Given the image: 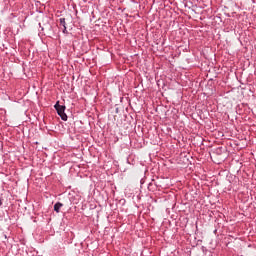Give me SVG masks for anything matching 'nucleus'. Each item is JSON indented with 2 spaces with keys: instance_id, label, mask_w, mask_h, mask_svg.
<instances>
[{
  "instance_id": "nucleus-1",
  "label": "nucleus",
  "mask_w": 256,
  "mask_h": 256,
  "mask_svg": "<svg viewBox=\"0 0 256 256\" xmlns=\"http://www.w3.org/2000/svg\"><path fill=\"white\" fill-rule=\"evenodd\" d=\"M54 107L59 117H61L62 121H67V114H65V106L59 105V102H57Z\"/></svg>"
},
{
  "instance_id": "nucleus-2",
  "label": "nucleus",
  "mask_w": 256,
  "mask_h": 256,
  "mask_svg": "<svg viewBox=\"0 0 256 256\" xmlns=\"http://www.w3.org/2000/svg\"><path fill=\"white\" fill-rule=\"evenodd\" d=\"M60 26L63 27V33H67V24L65 23V18H60Z\"/></svg>"
},
{
  "instance_id": "nucleus-3",
  "label": "nucleus",
  "mask_w": 256,
  "mask_h": 256,
  "mask_svg": "<svg viewBox=\"0 0 256 256\" xmlns=\"http://www.w3.org/2000/svg\"><path fill=\"white\" fill-rule=\"evenodd\" d=\"M62 207H63V204L58 202L54 205V211H56V213H59Z\"/></svg>"
}]
</instances>
